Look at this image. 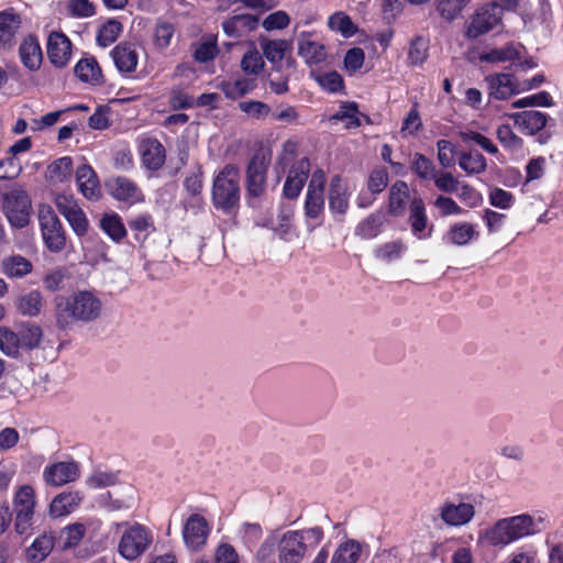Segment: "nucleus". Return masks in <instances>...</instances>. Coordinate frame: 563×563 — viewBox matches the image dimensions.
<instances>
[{
	"label": "nucleus",
	"instance_id": "7",
	"mask_svg": "<svg viewBox=\"0 0 563 563\" xmlns=\"http://www.w3.org/2000/svg\"><path fill=\"white\" fill-rule=\"evenodd\" d=\"M37 218L45 246L53 253L62 252L66 246V232L53 208L40 205Z\"/></svg>",
	"mask_w": 563,
	"mask_h": 563
},
{
	"label": "nucleus",
	"instance_id": "55",
	"mask_svg": "<svg viewBox=\"0 0 563 563\" xmlns=\"http://www.w3.org/2000/svg\"><path fill=\"white\" fill-rule=\"evenodd\" d=\"M411 169L423 180H431L437 173L433 162L420 153L413 155Z\"/></svg>",
	"mask_w": 563,
	"mask_h": 563
},
{
	"label": "nucleus",
	"instance_id": "32",
	"mask_svg": "<svg viewBox=\"0 0 563 563\" xmlns=\"http://www.w3.org/2000/svg\"><path fill=\"white\" fill-rule=\"evenodd\" d=\"M496 137L506 152L511 155L522 156L525 141L509 124L505 123L498 125L496 129Z\"/></svg>",
	"mask_w": 563,
	"mask_h": 563
},
{
	"label": "nucleus",
	"instance_id": "10",
	"mask_svg": "<svg viewBox=\"0 0 563 563\" xmlns=\"http://www.w3.org/2000/svg\"><path fill=\"white\" fill-rule=\"evenodd\" d=\"M36 505L35 490L30 485L20 486L13 497L14 529L16 533H27L33 526Z\"/></svg>",
	"mask_w": 563,
	"mask_h": 563
},
{
	"label": "nucleus",
	"instance_id": "21",
	"mask_svg": "<svg viewBox=\"0 0 563 563\" xmlns=\"http://www.w3.org/2000/svg\"><path fill=\"white\" fill-rule=\"evenodd\" d=\"M475 515V508L468 503H444L440 509L441 519L452 527H461L468 523Z\"/></svg>",
	"mask_w": 563,
	"mask_h": 563
},
{
	"label": "nucleus",
	"instance_id": "30",
	"mask_svg": "<svg viewBox=\"0 0 563 563\" xmlns=\"http://www.w3.org/2000/svg\"><path fill=\"white\" fill-rule=\"evenodd\" d=\"M111 57L121 74H130L136 69L139 54L131 44L121 43L117 45L111 51Z\"/></svg>",
	"mask_w": 563,
	"mask_h": 563
},
{
	"label": "nucleus",
	"instance_id": "43",
	"mask_svg": "<svg viewBox=\"0 0 563 563\" xmlns=\"http://www.w3.org/2000/svg\"><path fill=\"white\" fill-rule=\"evenodd\" d=\"M73 172V161L68 156L60 157L48 165L46 178L53 184H60L68 179Z\"/></svg>",
	"mask_w": 563,
	"mask_h": 563
},
{
	"label": "nucleus",
	"instance_id": "20",
	"mask_svg": "<svg viewBox=\"0 0 563 563\" xmlns=\"http://www.w3.org/2000/svg\"><path fill=\"white\" fill-rule=\"evenodd\" d=\"M139 153L143 165L150 170H157L165 163L166 152L163 144L157 139H140Z\"/></svg>",
	"mask_w": 563,
	"mask_h": 563
},
{
	"label": "nucleus",
	"instance_id": "24",
	"mask_svg": "<svg viewBox=\"0 0 563 563\" xmlns=\"http://www.w3.org/2000/svg\"><path fill=\"white\" fill-rule=\"evenodd\" d=\"M19 56L23 66L30 71L40 69L43 60V53L36 36H25L19 47Z\"/></svg>",
	"mask_w": 563,
	"mask_h": 563
},
{
	"label": "nucleus",
	"instance_id": "53",
	"mask_svg": "<svg viewBox=\"0 0 563 563\" xmlns=\"http://www.w3.org/2000/svg\"><path fill=\"white\" fill-rule=\"evenodd\" d=\"M533 18L548 33L551 34L554 31L555 22L550 0H538Z\"/></svg>",
	"mask_w": 563,
	"mask_h": 563
},
{
	"label": "nucleus",
	"instance_id": "42",
	"mask_svg": "<svg viewBox=\"0 0 563 563\" xmlns=\"http://www.w3.org/2000/svg\"><path fill=\"white\" fill-rule=\"evenodd\" d=\"M361 553V544L355 540H347L336 548L330 563H356Z\"/></svg>",
	"mask_w": 563,
	"mask_h": 563
},
{
	"label": "nucleus",
	"instance_id": "35",
	"mask_svg": "<svg viewBox=\"0 0 563 563\" xmlns=\"http://www.w3.org/2000/svg\"><path fill=\"white\" fill-rule=\"evenodd\" d=\"M53 548L54 537L45 532L26 549V559L31 563H41L51 554Z\"/></svg>",
	"mask_w": 563,
	"mask_h": 563
},
{
	"label": "nucleus",
	"instance_id": "61",
	"mask_svg": "<svg viewBox=\"0 0 563 563\" xmlns=\"http://www.w3.org/2000/svg\"><path fill=\"white\" fill-rule=\"evenodd\" d=\"M489 203L498 209L508 210L515 205V196L503 188L495 187L488 192Z\"/></svg>",
	"mask_w": 563,
	"mask_h": 563
},
{
	"label": "nucleus",
	"instance_id": "60",
	"mask_svg": "<svg viewBox=\"0 0 563 563\" xmlns=\"http://www.w3.org/2000/svg\"><path fill=\"white\" fill-rule=\"evenodd\" d=\"M218 54L217 41L213 37L202 38L196 44L194 57L197 62L207 63Z\"/></svg>",
	"mask_w": 563,
	"mask_h": 563
},
{
	"label": "nucleus",
	"instance_id": "4",
	"mask_svg": "<svg viewBox=\"0 0 563 563\" xmlns=\"http://www.w3.org/2000/svg\"><path fill=\"white\" fill-rule=\"evenodd\" d=\"M213 206L224 212L232 211L240 202V170L225 165L214 177L212 186Z\"/></svg>",
	"mask_w": 563,
	"mask_h": 563
},
{
	"label": "nucleus",
	"instance_id": "56",
	"mask_svg": "<svg viewBox=\"0 0 563 563\" xmlns=\"http://www.w3.org/2000/svg\"><path fill=\"white\" fill-rule=\"evenodd\" d=\"M311 77L329 92H338L343 88V79L336 71L317 73L311 71Z\"/></svg>",
	"mask_w": 563,
	"mask_h": 563
},
{
	"label": "nucleus",
	"instance_id": "15",
	"mask_svg": "<svg viewBox=\"0 0 563 563\" xmlns=\"http://www.w3.org/2000/svg\"><path fill=\"white\" fill-rule=\"evenodd\" d=\"M487 93L496 100H508L515 95L522 92L521 84L510 73H495L485 77Z\"/></svg>",
	"mask_w": 563,
	"mask_h": 563
},
{
	"label": "nucleus",
	"instance_id": "57",
	"mask_svg": "<svg viewBox=\"0 0 563 563\" xmlns=\"http://www.w3.org/2000/svg\"><path fill=\"white\" fill-rule=\"evenodd\" d=\"M471 0H441L438 4V12L446 21L455 20L468 5Z\"/></svg>",
	"mask_w": 563,
	"mask_h": 563
},
{
	"label": "nucleus",
	"instance_id": "48",
	"mask_svg": "<svg viewBox=\"0 0 563 563\" xmlns=\"http://www.w3.org/2000/svg\"><path fill=\"white\" fill-rule=\"evenodd\" d=\"M255 88L253 79L240 78L222 84V91L230 99H238L250 93Z\"/></svg>",
	"mask_w": 563,
	"mask_h": 563
},
{
	"label": "nucleus",
	"instance_id": "5",
	"mask_svg": "<svg viewBox=\"0 0 563 563\" xmlns=\"http://www.w3.org/2000/svg\"><path fill=\"white\" fill-rule=\"evenodd\" d=\"M503 21V8L498 2H488L477 7L466 19L464 36L468 40L478 38L495 30Z\"/></svg>",
	"mask_w": 563,
	"mask_h": 563
},
{
	"label": "nucleus",
	"instance_id": "40",
	"mask_svg": "<svg viewBox=\"0 0 563 563\" xmlns=\"http://www.w3.org/2000/svg\"><path fill=\"white\" fill-rule=\"evenodd\" d=\"M459 166L467 175H478L486 170L487 162L483 154L471 151L459 155Z\"/></svg>",
	"mask_w": 563,
	"mask_h": 563
},
{
	"label": "nucleus",
	"instance_id": "2",
	"mask_svg": "<svg viewBox=\"0 0 563 563\" xmlns=\"http://www.w3.org/2000/svg\"><path fill=\"white\" fill-rule=\"evenodd\" d=\"M101 299L90 290H77L68 296L55 298V319L60 329H68L74 323H89L102 313Z\"/></svg>",
	"mask_w": 563,
	"mask_h": 563
},
{
	"label": "nucleus",
	"instance_id": "8",
	"mask_svg": "<svg viewBox=\"0 0 563 563\" xmlns=\"http://www.w3.org/2000/svg\"><path fill=\"white\" fill-rule=\"evenodd\" d=\"M324 185L325 175L323 170H314L308 185L305 201V213L308 218L307 227L309 231L314 230L322 222L321 218L324 209Z\"/></svg>",
	"mask_w": 563,
	"mask_h": 563
},
{
	"label": "nucleus",
	"instance_id": "25",
	"mask_svg": "<svg viewBox=\"0 0 563 563\" xmlns=\"http://www.w3.org/2000/svg\"><path fill=\"white\" fill-rule=\"evenodd\" d=\"M298 54L310 66L322 64L328 56L324 45L311 40L305 32L298 37Z\"/></svg>",
	"mask_w": 563,
	"mask_h": 563
},
{
	"label": "nucleus",
	"instance_id": "51",
	"mask_svg": "<svg viewBox=\"0 0 563 563\" xmlns=\"http://www.w3.org/2000/svg\"><path fill=\"white\" fill-rule=\"evenodd\" d=\"M0 350L10 357H16L22 347L20 345L19 333L5 327H0Z\"/></svg>",
	"mask_w": 563,
	"mask_h": 563
},
{
	"label": "nucleus",
	"instance_id": "3",
	"mask_svg": "<svg viewBox=\"0 0 563 563\" xmlns=\"http://www.w3.org/2000/svg\"><path fill=\"white\" fill-rule=\"evenodd\" d=\"M323 539L319 527L284 532L277 542L278 563H301Z\"/></svg>",
	"mask_w": 563,
	"mask_h": 563
},
{
	"label": "nucleus",
	"instance_id": "46",
	"mask_svg": "<svg viewBox=\"0 0 563 563\" xmlns=\"http://www.w3.org/2000/svg\"><path fill=\"white\" fill-rule=\"evenodd\" d=\"M429 43L422 36L411 40L408 48V65L421 66L428 58Z\"/></svg>",
	"mask_w": 563,
	"mask_h": 563
},
{
	"label": "nucleus",
	"instance_id": "26",
	"mask_svg": "<svg viewBox=\"0 0 563 563\" xmlns=\"http://www.w3.org/2000/svg\"><path fill=\"white\" fill-rule=\"evenodd\" d=\"M258 26V18L253 14H238L225 20L222 24L224 33L233 38L246 36Z\"/></svg>",
	"mask_w": 563,
	"mask_h": 563
},
{
	"label": "nucleus",
	"instance_id": "52",
	"mask_svg": "<svg viewBox=\"0 0 563 563\" xmlns=\"http://www.w3.org/2000/svg\"><path fill=\"white\" fill-rule=\"evenodd\" d=\"M407 246L401 240H396L391 242H387L385 244L378 245L375 250L376 258L384 262H393L401 257V255L406 252Z\"/></svg>",
	"mask_w": 563,
	"mask_h": 563
},
{
	"label": "nucleus",
	"instance_id": "19",
	"mask_svg": "<svg viewBox=\"0 0 563 563\" xmlns=\"http://www.w3.org/2000/svg\"><path fill=\"white\" fill-rule=\"evenodd\" d=\"M46 52L52 65L64 68L71 59V42L63 32L52 31L47 37Z\"/></svg>",
	"mask_w": 563,
	"mask_h": 563
},
{
	"label": "nucleus",
	"instance_id": "29",
	"mask_svg": "<svg viewBox=\"0 0 563 563\" xmlns=\"http://www.w3.org/2000/svg\"><path fill=\"white\" fill-rule=\"evenodd\" d=\"M110 194L117 199L128 202H136L142 199V194L136 185L126 177H115L107 183Z\"/></svg>",
	"mask_w": 563,
	"mask_h": 563
},
{
	"label": "nucleus",
	"instance_id": "59",
	"mask_svg": "<svg viewBox=\"0 0 563 563\" xmlns=\"http://www.w3.org/2000/svg\"><path fill=\"white\" fill-rule=\"evenodd\" d=\"M118 483V475L113 472L95 470L87 478L86 485L92 489H100Z\"/></svg>",
	"mask_w": 563,
	"mask_h": 563
},
{
	"label": "nucleus",
	"instance_id": "36",
	"mask_svg": "<svg viewBox=\"0 0 563 563\" xmlns=\"http://www.w3.org/2000/svg\"><path fill=\"white\" fill-rule=\"evenodd\" d=\"M44 299L38 290H30L20 295L15 300V307L23 316L35 317L42 311Z\"/></svg>",
	"mask_w": 563,
	"mask_h": 563
},
{
	"label": "nucleus",
	"instance_id": "47",
	"mask_svg": "<svg viewBox=\"0 0 563 563\" xmlns=\"http://www.w3.org/2000/svg\"><path fill=\"white\" fill-rule=\"evenodd\" d=\"M123 30L122 23L115 19L104 22L97 34V42L100 46L107 47L114 43Z\"/></svg>",
	"mask_w": 563,
	"mask_h": 563
},
{
	"label": "nucleus",
	"instance_id": "14",
	"mask_svg": "<svg viewBox=\"0 0 563 563\" xmlns=\"http://www.w3.org/2000/svg\"><path fill=\"white\" fill-rule=\"evenodd\" d=\"M101 520L85 518L65 526L59 533L63 550H71L79 545L87 533L92 538L101 528Z\"/></svg>",
	"mask_w": 563,
	"mask_h": 563
},
{
	"label": "nucleus",
	"instance_id": "39",
	"mask_svg": "<svg viewBox=\"0 0 563 563\" xmlns=\"http://www.w3.org/2000/svg\"><path fill=\"white\" fill-rule=\"evenodd\" d=\"M385 216L382 212H375L362 220L356 229L355 234L361 239L369 240L376 238L383 229Z\"/></svg>",
	"mask_w": 563,
	"mask_h": 563
},
{
	"label": "nucleus",
	"instance_id": "63",
	"mask_svg": "<svg viewBox=\"0 0 563 563\" xmlns=\"http://www.w3.org/2000/svg\"><path fill=\"white\" fill-rule=\"evenodd\" d=\"M174 32L175 29L173 24L165 21H159L154 30L155 45L161 49L167 48L170 45Z\"/></svg>",
	"mask_w": 563,
	"mask_h": 563
},
{
	"label": "nucleus",
	"instance_id": "41",
	"mask_svg": "<svg viewBox=\"0 0 563 563\" xmlns=\"http://www.w3.org/2000/svg\"><path fill=\"white\" fill-rule=\"evenodd\" d=\"M32 268V263L21 255H12L2 261V272L11 278H21L30 274Z\"/></svg>",
	"mask_w": 563,
	"mask_h": 563
},
{
	"label": "nucleus",
	"instance_id": "38",
	"mask_svg": "<svg viewBox=\"0 0 563 563\" xmlns=\"http://www.w3.org/2000/svg\"><path fill=\"white\" fill-rule=\"evenodd\" d=\"M76 76L85 82L92 85L100 84L101 68L93 57H85L80 59L75 66Z\"/></svg>",
	"mask_w": 563,
	"mask_h": 563
},
{
	"label": "nucleus",
	"instance_id": "58",
	"mask_svg": "<svg viewBox=\"0 0 563 563\" xmlns=\"http://www.w3.org/2000/svg\"><path fill=\"white\" fill-rule=\"evenodd\" d=\"M357 113V107L355 103L343 104L336 113L330 117V121H342L347 129L356 128L361 124Z\"/></svg>",
	"mask_w": 563,
	"mask_h": 563
},
{
	"label": "nucleus",
	"instance_id": "9",
	"mask_svg": "<svg viewBox=\"0 0 563 563\" xmlns=\"http://www.w3.org/2000/svg\"><path fill=\"white\" fill-rule=\"evenodd\" d=\"M31 209V199L23 189L12 188L3 195L2 211L12 227L25 228L30 222Z\"/></svg>",
	"mask_w": 563,
	"mask_h": 563
},
{
	"label": "nucleus",
	"instance_id": "12",
	"mask_svg": "<svg viewBox=\"0 0 563 563\" xmlns=\"http://www.w3.org/2000/svg\"><path fill=\"white\" fill-rule=\"evenodd\" d=\"M54 202L76 235L82 236L88 232L89 221L74 196L58 194Z\"/></svg>",
	"mask_w": 563,
	"mask_h": 563
},
{
	"label": "nucleus",
	"instance_id": "11",
	"mask_svg": "<svg viewBox=\"0 0 563 563\" xmlns=\"http://www.w3.org/2000/svg\"><path fill=\"white\" fill-rule=\"evenodd\" d=\"M152 542L151 530L140 523H134L123 531L119 542V553L124 559L133 561L141 556Z\"/></svg>",
	"mask_w": 563,
	"mask_h": 563
},
{
	"label": "nucleus",
	"instance_id": "62",
	"mask_svg": "<svg viewBox=\"0 0 563 563\" xmlns=\"http://www.w3.org/2000/svg\"><path fill=\"white\" fill-rule=\"evenodd\" d=\"M241 67L246 74L257 75L264 67L262 54L256 48L247 51L241 60Z\"/></svg>",
	"mask_w": 563,
	"mask_h": 563
},
{
	"label": "nucleus",
	"instance_id": "18",
	"mask_svg": "<svg viewBox=\"0 0 563 563\" xmlns=\"http://www.w3.org/2000/svg\"><path fill=\"white\" fill-rule=\"evenodd\" d=\"M80 465L74 460L60 461L47 465L43 471V478L47 485L59 487L80 477Z\"/></svg>",
	"mask_w": 563,
	"mask_h": 563
},
{
	"label": "nucleus",
	"instance_id": "44",
	"mask_svg": "<svg viewBox=\"0 0 563 563\" xmlns=\"http://www.w3.org/2000/svg\"><path fill=\"white\" fill-rule=\"evenodd\" d=\"M236 537L247 549H253L263 537L262 526L257 522H242L236 530Z\"/></svg>",
	"mask_w": 563,
	"mask_h": 563
},
{
	"label": "nucleus",
	"instance_id": "37",
	"mask_svg": "<svg viewBox=\"0 0 563 563\" xmlns=\"http://www.w3.org/2000/svg\"><path fill=\"white\" fill-rule=\"evenodd\" d=\"M100 229L115 243L126 236V229L121 217L115 212H107L100 219Z\"/></svg>",
	"mask_w": 563,
	"mask_h": 563
},
{
	"label": "nucleus",
	"instance_id": "16",
	"mask_svg": "<svg viewBox=\"0 0 563 563\" xmlns=\"http://www.w3.org/2000/svg\"><path fill=\"white\" fill-rule=\"evenodd\" d=\"M210 532L211 526L207 519L199 514H192L183 527L184 543L189 550L198 551L207 543Z\"/></svg>",
	"mask_w": 563,
	"mask_h": 563
},
{
	"label": "nucleus",
	"instance_id": "22",
	"mask_svg": "<svg viewBox=\"0 0 563 563\" xmlns=\"http://www.w3.org/2000/svg\"><path fill=\"white\" fill-rule=\"evenodd\" d=\"M309 170L310 163L307 158H301L291 166L284 185V195L287 198L294 199L299 196L307 181Z\"/></svg>",
	"mask_w": 563,
	"mask_h": 563
},
{
	"label": "nucleus",
	"instance_id": "64",
	"mask_svg": "<svg viewBox=\"0 0 563 563\" xmlns=\"http://www.w3.org/2000/svg\"><path fill=\"white\" fill-rule=\"evenodd\" d=\"M290 23V16L285 11H275L268 14L262 22V26L266 31L284 30Z\"/></svg>",
	"mask_w": 563,
	"mask_h": 563
},
{
	"label": "nucleus",
	"instance_id": "34",
	"mask_svg": "<svg viewBox=\"0 0 563 563\" xmlns=\"http://www.w3.org/2000/svg\"><path fill=\"white\" fill-rule=\"evenodd\" d=\"M478 235L475 225L470 222H456L452 224L444 235V240L456 246H464Z\"/></svg>",
	"mask_w": 563,
	"mask_h": 563
},
{
	"label": "nucleus",
	"instance_id": "6",
	"mask_svg": "<svg viewBox=\"0 0 563 563\" xmlns=\"http://www.w3.org/2000/svg\"><path fill=\"white\" fill-rule=\"evenodd\" d=\"M506 118L514 122L515 128L526 136H538L540 144H545L551 139L550 133H545V128L552 118L540 110L529 109L520 112L505 113Z\"/></svg>",
	"mask_w": 563,
	"mask_h": 563
},
{
	"label": "nucleus",
	"instance_id": "54",
	"mask_svg": "<svg viewBox=\"0 0 563 563\" xmlns=\"http://www.w3.org/2000/svg\"><path fill=\"white\" fill-rule=\"evenodd\" d=\"M288 48L289 43L286 40H271L263 44V54L269 63L277 64L284 59Z\"/></svg>",
	"mask_w": 563,
	"mask_h": 563
},
{
	"label": "nucleus",
	"instance_id": "13",
	"mask_svg": "<svg viewBox=\"0 0 563 563\" xmlns=\"http://www.w3.org/2000/svg\"><path fill=\"white\" fill-rule=\"evenodd\" d=\"M268 164L269 158L264 152H257L251 158L246 169V189L250 199H257L264 194Z\"/></svg>",
	"mask_w": 563,
	"mask_h": 563
},
{
	"label": "nucleus",
	"instance_id": "1",
	"mask_svg": "<svg viewBox=\"0 0 563 563\" xmlns=\"http://www.w3.org/2000/svg\"><path fill=\"white\" fill-rule=\"evenodd\" d=\"M548 527L544 515L522 512L498 519L493 526L478 532V543L506 548L517 541L541 533Z\"/></svg>",
	"mask_w": 563,
	"mask_h": 563
},
{
	"label": "nucleus",
	"instance_id": "31",
	"mask_svg": "<svg viewBox=\"0 0 563 563\" xmlns=\"http://www.w3.org/2000/svg\"><path fill=\"white\" fill-rule=\"evenodd\" d=\"M82 495L79 492H64L53 498L49 505V515L59 518L74 512L81 504Z\"/></svg>",
	"mask_w": 563,
	"mask_h": 563
},
{
	"label": "nucleus",
	"instance_id": "28",
	"mask_svg": "<svg viewBox=\"0 0 563 563\" xmlns=\"http://www.w3.org/2000/svg\"><path fill=\"white\" fill-rule=\"evenodd\" d=\"M76 183L79 191L89 200L100 197V185L98 177L89 165H81L76 170Z\"/></svg>",
	"mask_w": 563,
	"mask_h": 563
},
{
	"label": "nucleus",
	"instance_id": "17",
	"mask_svg": "<svg viewBox=\"0 0 563 563\" xmlns=\"http://www.w3.org/2000/svg\"><path fill=\"white\" fill-rule=\"evenodd\" d=\"M408 223L416 239L428 240L432 236L434 225L429 220L423 199L419 196L410 199Z\"/></svg>",
	"mask_w": 563,
	"mask_h": 563
},
{
	"label": "nucleus",
	"instance_id": "50",
	"mask_svg": "<svg viewBox=\"0 0 563 563\" xmlns=\"http://www.w3.org/2000/svg\"><path fill=\"white\" fill-rule=\"evenodd\" d=\"M328 26L339 32L344 37H351L356 33V26L351 18L342 11L331 14L328 19Z\"/></svg>",
	"mask_w": 563,
	"mask_h": 563
},
{
	"label": "nucleus",
	"instance_id": "45",
	"mask_svg": "<svg viewBox=\"0 0 563 563\" xmlns=\"http://www.w3.org/2000/svg\"><path fill=\"white\" fill-rule=\"evenodd\" d=\"M481 60L486 63H505L512 62L519 58V49L514 44L509 43L503 47L493 48L481 55Z\"/></svg>",
	"mask_w": 563,
	"mask_h": 563
},
{
	"label": "nucleus",
	"instance_id": "49",
	"mask_svg": "<svg viewBox=\"0 0 563 563\" xmlns=\"http://www.w3.org/2000/svg\"><path fill=\"white\" fill-rule=\"evenodd\" d=\"M18 333L22 350H33L37 347L43 336L42 329L35 324L21 325Z\"/></svg>",
	"mask_w": 563,
	"mask_h": 563
},
{
	"label": "nucleus",
	"instance_id": "27",
	"mask_svg": "<svg viewBox=\"0 0 563 563\" xmlns=\"http://www.w3.org/2000/svg\"><path fill=\"white\" fill-rule=\"evenodd\" d=\"M22 20L12 9L0 11V47L9 48L13 45L15 35L20 30Z\"/></svg>",
	"mask_w": 563,
	"mask_h": 563
},
{
	"label": "nucleus",
	"instance_id": "33",
	"mask_svg": "<svg viewBox=\"0 0 563 563\" xmlns=\"http://www.w3.org/2000/svg\"><path fill=\"white\" fill-rule=\"evenodd\" d=\"M409 198L410 190L408 184L404 180L394 183L389 189V213L394 217L402 216Z\"/></svg>",
	"mask_w": 563,
	"mask_h": 563
},
{
	"label": "nucleus",
	"instance_id": "23",
	"mask_svg": "<svg viewBox=\"0 0 563 563\" xmlns=\"http://www.w3.org/2000/svg\"><path fill=\"white\" fill-rule=\"evenodd\" d=\"M350 191L346 181L341 176L331 178L329 186V208L334 214H345L350 205Z\"/></svg>",
	"mask_w": 563,
	"mask_h": 563
}]
</instances>
